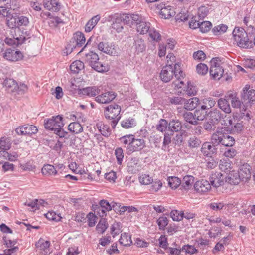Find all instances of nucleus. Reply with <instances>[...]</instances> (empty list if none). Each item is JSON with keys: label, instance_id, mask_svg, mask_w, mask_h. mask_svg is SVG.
<instances>
[{"label": "nucleus", "instance_id": "1", "mask_svg": "<svg viewBox=\"0 0 255 255\" xmlns=\"http://www.w3.org/2000/svg\"><path fill=\"white\" fill-rule=\"evenodd\" d=\"M120 142L125 145L127 153L130 155L134 152L139 151L145 147V140L142 138H136L132 134L124 135L119 139Z\"/></svg>", "mask_w": 255, "mask_h": 255}, {"label": "nucleus", "instance_id": "2", "mask_svg": "<svg viewBox=\"0 0 255 255\" xmlns=\"http://www.w3.org/2000/svg\"><path fill=\"white\" fill-rule=\"evenodd\" d=\"M174 75L178 80L184 77V74L182 70L181 63H176L173 68L168 61V65L163 67L160 73L161 79L163 82L167 83L173 78Z\"/></svg>", "mask_w": 255, "mask_h": 255}, {"label": "nucleus", "instance_id": "3", "mask_svg": "<svg viewBox=\"0 0 255 255\" xmlns=\"http://www.w3.org/2000/svg\"><path fill=\"white\" fill-rule=\"evenodd\" d=\"M232 34L238 46L243 48H248L252 46V42L248 38L244 28L235 27Z\"/></svg>", "mask_w": 255, "mask_h": 255}, {"label": "nucleus", "instance_id": "4", "mask_svg": "<svg viewBox=\"0 0 255 255\" xmlns=\"http://www.w3.org/2000/svg\"><path fill=\"white\" fill-rule=\"evenodd\" d=\"M121 111V107L117 104L110 105L105 109V118L107 119L112 120L111 125L113 128H115L121 119V116L120 115Z\"/></svg>", "mask_w": 255, "mask_h": 255}, {"label": "nucleus", "instance_id": "5", "mask_svg": "<svg viewBox=\"0 0 255 255\" xmlns=\"http://www.w3.org/2000/svg\"><path fill=\"white\" fill-rule=\"evenodd\" d=\"M211 67L210 69V76L215 80H219L223 76L224 70V63L219 57L213 58L210 61Z\"/></svg>", "mask_w": 255, "mask_h": 255}, {"label": "nucleus", "instance_id": "6", "mask_svg": "<svg viewBox=\"0 0 255 255\" xmlns=\"http://www.w3.org/2000/svg\"><path fill=\"white\" fill-rule=\"evenodd\" d=\"M86 39L84 35L81 32H76L74 34L73 37L66 47L67 55L71 53L73 50L77 47H82L85 44Z\"/></svg>", "mask_w": 255, "mask_h": 255}, {"label": "nucleus", "instance_id": "7", "mask_svg": "<svg viewBox=\"0 0 255 255\" xmlns=\"http://www.w3.org/2000/svg\"><path fill=\"white\" fill-rule=\"evenodd\" d=\"M44 125L46 129L54 131L56 129H59V127H63L62 117L59 115L53 117L52 119L45 122Z\"/></svg>", "mask_w": 255, "mask_h": 255}, {"label": "nucleus", "instance_id": "8", "mask_svg": "<svg viewBox=\"0 0 255 255\" xmlns=\"http://www.w3.org/2000/svg\"><path fill=\"white\" fill-rule=\"evenodd\" d=\"M15 132L19 135H29L36 134L38 132L37 128L32 125L25 124L16 128Z\"/></svg>", "mask_w": 255, "mask_h": 255}, {"label": "nucleus", "instance_id": "9", "mask_svg": "<svg viewBox=\"0 0 255 255\" xmlns=\"http://www.w3.org/2000/svg\"><path fill=\"white\" fill-rule=\"evenodd\" d=\"M194 188L197 192L201 194H204L211 190V186L208 181L202 179L198 180L195 183Z\"/></svg>", "mask_w": 255, "mask_h": 255}, {"label": "nucleus", "instance_id": "10", "mask_svg": "<svg viewBox=\"0 0 255 255\" xmlns=\"http://www.w3.org/2000/svg\"><path fill=\"white\" fill-rule=\"evenodd\" d=\"M242 181L247 182L251 177V167L248 163L241 165L238 172Z\"/></svg>", "mask_w": 255, "mask_h": 255}, {"label": "nucleus", "instance_id": "11", "mask_svg": "<svg viewBox=\"0 0 255 255\" xmlns=\"http://www.w3.org/2000/svg\"><path fill=\"white\" fill-rule=\"evenodd\" d=\"M135 24H136L137 31L140 34H146L151 29L150 28V23L149 22H147L140 15L139 19L136 21Z\"/></svg>", "mask_w": 255, "mask_h": 255}, {"label": "nucleus", "instance_id": "12", "mask_svg": "<svg viewBox=\"0 0 255 255\" xmlns=\"http://www.w3.org/2000/svg\"><path fill=\"white\" fill-rule=\"evenodd\" d=\"M3 57L10 61H17L22 59L23 54L19 51L8 49L3 53Z\"/></svg>", "mask_w": 255, "mask_h": 255}, {"label": "nucleus", "instance_id": "13", "mask_svg": "<svg viewBox=\"0 0 255 255\" xmlns=\"http://www.w3.org/2000/svg\"><path fill=\"white\" fill-rule=\"evenodd\" d=\"M115 92L108 91L95 97V101L99 103L106 104L113 101L116 97Z\"/></svg>", "mask_w": 255, "mask_h": 255}, {"label": "nucleus", "instance_id": "14", "mask_svg": "<svg viewBox=\"0 0 255 255\" xmlns=\"http://www.w3.org/2000/svg\"><path fill=\"white\" fill-rule=\"evenodd\" d=\"M242 95L245 104H253L255 102V90H249V88H248L247 86L243 89Z\"/></svg>", "mask_w": 255, "mask_h": 255}, {"label": "nucleus", "instance_id": "15", "mask_svg": "<svg viewBox=\"0 0 255 255\" xmlns=\"http://www.w3.org/2000/svg\"><path fill=\"white\" fill-rule=\"evenodd\" d=\"M50 244L49 241L41 238L36 243L35 245L36 248L41 254L46 255L51 253L49 248Z\"/></svg>", "mask_w": 255, "mask_h": 255}, {"label": "nucleus", "instance_id": "16", "mask_svg": "<svg viewBox=\"0 0 255 255\" xmlns=\"http://www.w3.org/2000/svg\"><path fill=\"white\" fill-rule=\"evenodd\" d=\"M225 97L228 100H231L232 106L234 108H241V102L237 97V94L233 91H228ZM243 102H242L243 104Z\"/></svg>", "mask_w": 255, "mask_h": 255}, {"label": "nucleus", "instance_id": "17", "mask_svg": "<svg viewBox=\"0 0 255 255\" xmlns=\"http://www.w3.org/2000/svg\"><path fill=\"white\" fill-rule=\"evenodd\" d=\"M100 87L93 86H89L80 89V93L89 97H95L100 94Z\"/></svg>", "mask_w": 255, "mask_h": 255}, {"label": "nucleus", "instance_id": "18", "mask_svg": "<svg viewBox=\"0 0 255 255\" xmlns=\"http://www.w3.org/2000/svg\"><path fill=\"white\" fill-rule=\"evenodd\" d=\"M140 18V15L134 14H124L120 17V21L128 25L135 24Z\"/></svg>", "mask_w": 255, "mask_h": 255}, {"label": "nucleus", "instance_id": "19", "mask_svg": "<svg viewBox=\"0 0 255 255\" xmlns=\"http://www.w3.org/2000/svg\"><path fill=\"white\" fill-rule=\"evenodd\" d=\"M242 181L239 174L234 170H232L229 172L226 177V182L232 185H237Z\"/></svg>", "mask_w": 255, "mask_h": 255}, {"label": "nucleus", "instance_id": "20", "mask_svg": "<svg viewBox=\"0 0 255 255\" xmlns=\"http://www.w3.org/2000/svg\"><path fill=\"white\" fill-rule=\"evenodd\" d=\"M44 7L51 11H57L60 9V5L57 0H43Z\"/></svg>", "mask_w": 255, "mask_h": 255}, {"label": "nucleus", "instance_id": "21", "mask_svg": "<svg viewBox=\"0 0 255 255\" xmlns=\"http://www.w3.org/2000/svg\"><path fill=\"white\" fill-rule=\"evenodd\" d=\"M201 152L204 156L211 157L216 153V148L210 143L205 142L202 145Z\"/></svg>", "mask_w": 255, "mask_h": 255}, {"label": "nucleus", "instance_id": "22", "mask_svg": "<svg viewBox=\"0 0 255 255\" xmlns=\"http://www.w3.org/2000/svg\"><path fill=\"white\" fill-rule=\"evenodd\" d=\"M127 167L129 172L132 174L137 173L140 168L138 159L135 157L132 158L128 162Z\"/></svg>", "mask_w": 255, "mask_h": 255}, {"label": "nucleus", "instance_id": "23", "mask_svg": "<svg viewBox=\"0 0 255 255\" xmlns=\"http://www.w3.org/2000/svg\"><path fill=\"white\" fill-rule=\"evenodd\" d=\"M158 9L159 7H157ZM161 9L160 11V15L162 18L169 19L175 14V11L171 6L168 5L162 7L160 6Z\"/></svg>", "mask_w": 255, "mask_h": 255}, {"label": "nucleus", "instance_id": "24", "mask_svg": "<svg viewBox=\"0 0 255 255\" xmlns=\"http://www.w3.org/2000/svg\"><path fill=\"white\" fill-rule=\"evenodd\" d=\"M210 181L211 186L218 187L223 183L222 175L221 173H216L212 174L210 177Z\"/></svg>", "mask_w": 255, "mask_h": 255}, {"label": "nucleus", "instance_id": "25", "mask_svg": "<svg viewBox=\"0 0 255 255\" xmlns=\"http://www.w3.org/2000/svg\"><path fill=\"white\" fill-rule=\"evenodd\" d=\"M200 100L197 97H193L188 100L185 99L184 108L187 110H192L199 105Z\"/></svg>", "mask_w": 255, "mask_h": 255}, {"label": "nucleus", "instance_id": "26", "mask_svg": "<svg viewBox=\"0 0 255 255\" xmlns=\"http://www.w3.org/2000/svg\"><path fill=\"white\" fill-rule=\"evenodd\" d=\"M84 60L91 67L94 66L95 62L99 60L98 54L92 51H90L86 54L83 57Z\"/></svg>", "mask_w": 255, "mask_h": 255}, {"label": "nucleus", "instance_id": "27", "mask_svg": "<svg viewBox=\"0 0 255 255\" xmlns=\"http://www.w3.org/2000/svg\"><path fill=\"white\" fill-rule=\"evenodd\" d=\"M217 104L218 107L225 113L229 114L231 112V108L227 98H220Z\"/></svg>", "mask_w": 255, "mask_h": 255}, {"label": "nucleus", "instance_id": "28", "mask_svg": "<svg viewBox=\"0 0 255 255\" xmlns=\"http://www.w3.org/2000/svg\"><path fill=\"white\" fill-rule=\"evenodd\" d=\"M17 19L18 15L16 14L8 15L6 19L7 26L11 29L18 28Z\"/></svg>", "mask_w": 255, "mask_h": 255}, {"label": "nucleus", "instance_id": "29", "mask_svg": "<svg viewBox=\"0 0 255 255\" xmlns=\"http://www.w3.org/2000/svg\"><path fill=\"white\" fill-rule=\"evenodd\" d=\"M10 34L11 36H12L14 38H16L17 41V45L22 44L25 40V37L21 34V32L19 28L11 29L10 31Z\"/></svg>", "mask_w": 255, "mask_h": 255}, {"label": "nucleus", "instance_id": "30", "mask_svg": "<svg viewBox=\"0 0 255 255\" xmlns=\"http://www.w3.org/2000/svg\"><path fill=\"white\" fill-rule=\"evenodd\" d=\"M68 130L75 134H79L82 132L83 128L79 122L71 123L68 127Z\"/></svg>", "mask_w": 255, "mask_h": 255}, {"label": "nucleus", "instance_id": "31", "mask_svg": "<svg viewBox=\"0 0 255 255\" xmlns=\"http://www.w3.org/2000/svg\"><path fill=\"white\" fill-rule=\"evenodd\" d=\"M232 166L233 164L229 160L223 159L220 161L219 167L222 171L228 173L232 171Z\"/></svg>", "mask_w": 255, "mask_h": 255}, {"label": "nucleus", "instance_id": "32", "mask_svg": "<svg viewBox=\"0 0 255 255\" xmlns=\"http://www.w3.org/2000/svg\"><path fill=\"white\" fill-rule=\"evenodd\" d=\"M201 108L208 112V110L215 106L216 101L211 97H207L201 101Z\"/></svg>", "mask_w": 255, "mask_h": 255}, {"label": "nucleus", "instance_id": "33", "mask_svg": "<svg viewBox=\"0 0 255 255\" xmlns=\"http://www.w3.org/2000/svg\"><path fill=\"white\" fill-rule=\"evenodd\" d=\"M100 207L99 208L98 213L100 216H103L106 212L111 210L112 207L109 203L106 200H102L100 201Z\"/></svg>", "mask_w": 255, "mask_h": 255}, {"label": "nucleus", "instance_id": "34", "mask_svg": "<svg viewBox=\"0 0 255 255\" xmlns=\"http://www.w3.org/2000/svg\"><path fill=\"white\" fill-rule=\"evenodd\" d=\"M134 46L137 54L144 51L146 48L144 40L139 37L134 39Z\"/></svg>", "mask_w": 255, "mask_h": 255}, {"label": "nucleus", "instance_id": "35", "mask_svg": "<svg viewBox=\"0 0 255 255\" xmlns=\"http://www.w3.org/2000/svg\"><path fill=\"white\" fill-rule=\"evenodd\" d=\"M100 19V16L99 15H97L93 17L91 19H90L85 25V32H90L93 29V28L96 26V25L99 22Z\"/></svg>", "mask_w": 255, "mask_h": 255}, {"label": "nucleus", "instance_id": "36", "mask_svg": "<svg viewBox=\"0 0 255 255\" xmlns=\"http://www.w3.org/2000/svg\"><path fill=\"white\" fill-rule=\"evenodd\" d=\"M3 85L9 91L13 92L17 90L18 84L17 82L12 79H6L3 82Z\"/></svg>", "mask_w": 255, "mask_h": 255}, {"label": "nucleus", "instance_id": "37", "mask_svg": "<svg viewBox=\"0 0 255 255\" xmlns=\"http://www.w3.org/2000/svg\"><path fill=\"white\" fill-rule=\"evenodd\" d=\"M225 133L221 131H217L214 133L211 137L212 143L214 144L219 145L222 144L224 137L225 136Z\"/></svg>", "mask_w": 255, "mask_h": 255}, {"label": "nucleus", "instance_id": "38", "mask_svg": "<svg viewBox=\"0 0 255 255\" xmlns=\"http://www.w3.org/2000/svg\"><path fill=\"white\" fill-rule=\"evenodd\" d=\"M42 174L46 176L55 175L57 172L56 168L52 165L46 164L44 165L42 168Z\"/></svg>", "mask_w": 255, "mask_h": 255}, {"label": "nucleus", "instance_id": "39", "mask_svg": "<svg viewBox=\"0 0 255 255\" xmlns=\"http://www.w3.org/2000/svg\"><path fill=\"white\" fill-rule=\"evenodd\" d=\"M169 129L172 132H178L182 128L181 123L176 119H173L168 124Z\"/></svg>", "mask_w": 255, "mask_h": 255}, {"label": "nucleus", "instance_id": "40", "mask_svg": "<svg viewBox=\"0 0 255 255\" xmlns=\"http://www.w3.org/2000/svg\"><path fill=\"white\" fill-rule=\"evenodd\" d=\"M182 116L184 120L193 125H197L199 123L197 122L195 119L194 113L190 112H184Z\"/></svg>", "mask_w": 255, "mask_h": 255}, {"label": "nucleus", "instance_id": "41", "mask_svg": "<svg viewBox=\"0 0 255 255\" xmlns=\"http://www.w3.org/2000/svg\"><path fill=\"white\" fill-rule=\"evenodd\" d=\"M84 67V65L83 62L80 60H76L71 64L70 69L72 73L76 74L78 73Z\"/></svg>", "mask_w": 255, "mask_h": 255}, {"label": "nucleus", "instance_id": "42", "mask_svg": "<svg viewBox=\"0 0 255 255\" xmlns=\"http://www.w3.org/2000/svg\"><path fill=\"white\" fill-rule=\"evenodd\" d=\"M91 67L98 72L103 73L109 70V67L108 64L99 62V60L97 61Z\"/></svg>", "mask_w": 255, "mask_h": 255}, {"label": "nucleus", "instance_id": "43", "mask_svg": "<svg viewBox=\"0 0 255 255\" xmlns=\"http://www.w3.org/2000/svg\"><path fill=\"white\" fill-rule=\"evenodd\" d=\"M194 178L193 176L191 175L185 176L183 178L182 182L181 183V186L185 189H189L192 186L194 182Z\"/></svg>", "mask_w": 255, "mask_h": 255}, {"label": "nucleus", "instance_id": "44", "mask_svg": "<svg viewBox=\"0 0 255 255\" xmlns=\"http://www.w3.org/2000/svg\"><path fill=\"white\" fill-rule=\"evenodd\" d=\"M193 113L197 122H199L204 120L207 115V111L202 109L200 107L196 109Z\"/></svg>", "mask_w": 255, "mask_h": 255}, {"label": "nucleus", "instance_id": "45", "mask_svg": "<svg viewBox=\"0 0 255 255\" xmlns=\"http://www.w3.org/2000/svg\"><path fill=\"white\" fill-rule=\"evenodd\" d=\"M119 242L121 245L124 246H129L132 243L130 236L126 233L121 234Z\"/></svg>", "mask_w": 255, "mask_h": 255}, {"label": "nucleus", "instance_id": "46", "mask_svg": "<svg viewBox=\"0 0 255 255\" xmlns=\"http://www.w3.org/2000/svg\"><path fill=\"white\" fill-rule=\"evenodd\" d=\"M96 126L102 135L108 137L110 135L111 130L107 125L99 123L97 124Z\"/></svg>", "mask_w": 255, "mask_h": 255}, {"label": "nucleus", "instance_id": "47", "mask_svg": "<svg viewBox=\"0 0 255 255\" xmlns=\"http://www.w3.org/2000/svg\"><path fill=\"white\" fill-rule=\"evenodd\" d=\"M167 180L168 185L172 189H176L181 183V180L175 176L169 177Z\"/></svg>", "mask_w": 255, "mask_h": 255}, {"label": "nucleus", "instance_id": "48", "mask_svg": "<svg viewBox=\"0 0 255 255\" xmlns=\"http://www.w3.org/2000/svg\"><path fill=\"white\" fill-rule=\"evenodd\" d=\"M108 45L107 54L111 56L118 55L120 51L118 46L114 43H108Z\"/></svg>", "mask_w": 255, "mask_h": 255}, {"label": "nucleus", "instance_id": "49", "mask_svg": "<svg viewBox=\"0 0 255 255\" xmlns=\"http://www.w3.org/2000/svg\"><path fill=\"white\" fill-rule=\"evenodd\" d=\"M210 116L211 120L214 122H218L224 118L223 114H222L219 110L217 109L211 111Z\"/></svg>", "mask_w": 255, "mask_h": 255}, {"label": "nucleus", "instance_id": "50", "mask_svg": "<svg viewBox=\"0 0 255 255\" xmlns=\"http://www.w3.org/2000/svg\"><path fill=\"white\" fill-rule=\"evenodd\" d=\"M11 146V140L9 138L2 137L0 142V149L1 150H9Z\"/></svg>", "mask_w": 255, "mask_h": 255}, {"label": "nucleus", "instance_id": "51", "mask_svg": "<svg viewBox=\"0 0 255 255\" xmlns=\"http://www.w3.org/2000/svg\"><path fill=\"white\" fill-rule=\"evenodd\" d=\"M157 224L160 230H164L168 225L169 221L165 216L160 217L157 220Z\"/></svg>", "mask_w": 255, "mask_h": 255}, {"label": "nucleus", "instance_id": "52", "mask_svg": "<svg viewBox=\"0 0 255 255\" xmlns=\"http://www.w3.org/2000/svg\"><path fill=\"white\" fill-rule=\"evenodd\" d=\"M236 120L234 117L225 116L222 124L229 129V128L233 126Z\"/></svg>", "mask_w": 255, "mask_h": 255}, {"label": "nucleus", "instance_id": "53", "mask_svg": "<svg viewBox=\"0 0 255 255\" xmlns=\"http://www.w3.org/2000/svg\"><path fill=\"white\" fill-rule=\"evenodd\" d=\"M136 125V122L132 118L124 120L121 122V126L125 128H129Z\"/></svg>", "mask_w": 255, "mask_h": 255}, {"label": "nucleus", "instance_id": "54", "mask_svg": "<svg viewBox=\"0 0 255 255\" xmlns=\"http://www.w3.org/2000/svg\"><path fill=\"white\" fill-rule=\"evenodd\" d=\"M243 129L242 122H240L239 120H236L233 126L229 128V130L233 133H238L241 131Z\"/></svg>", "mask_w": 255, "mask_h": 255}, {"label": "nucleus", "instance_id": "55", "mask_svg": "<svg viewBox=\"0 0 255 255\" xmlns=\"http://www.w3.org/2000/svg\"><path fill=\"white\" fill-rule=\"evenodd\" d=\"M228 27L226 25L221 24L215 26L212 29L214 35H219L225 33L227 30Z\"/></svg>", "mask_w": 255, "mask_h": 255}, {"label": "nucleus", "instance_id": "56", "mask_svg": "<svg viewBox=\"0 0 255 255\" xmlns=\"http://www.w3.org/2000/svg\"><path fill=\"white\" fill-rule=\"evenodd\" d=\"M108 228V224L104 219H101L96 226V230L99 233L103 234Z\"/></svg>", "mask_w": 255, "mask_h": 255}, {"label": "nucleus", "instance_id": "57", "mask_svg": "<svg viewBox=\"0 0 255 255\" xmlns=\"http://www.w3.org/2000/svg\"><path fill=\"white\" fill-rule=\"evenodd\" d=\"M234 144V138L233 137L225 133L221 144L224 145L225 146H232Z\"/></svg>", "mask_w": 255, "mask_h": 255}, {"label": "nucleus", "instance_id": "58", "mask_svg": "<svg viewBox=\"0 0 255 255\" xmlns=\"http://www.w3.org/2000/svg\"><path fill=\"white\" fill-rule=\"evenodd\" d=\"M183 211L173 210L170 213V216L173 221H180L183 219Z\"/></svg>", "mask_w": 255, "mask_h": 255}, {"label": "nucleus", "instance_id": "59", "mask_svg": "<svg viewBox=\"0 0 255 255\" xmlns=\"http://www.w3.org/2000/svg\"><path fill=\"white\" fill-rule=\"evenodd\" d=\"M211 26V23L206 21L200 22L199 23V28L202 33H206L210 30Z\"/></svg>", "mask_w": 255, "mask_h": 255}, {"label": "nucleus", "instance_id": "60", "mask_svg": "<svg viewBox=\"0 0 255 255\" xmlns=\"http://www.w3.org/2000/svg\"><path fill=\"white\" fill-rule=\"evenodd\" d=\"M45 216L48 220L56 222L59 221L61 219V216L54 211H49L45 214Z\"/></svg>", "mask_w": 255, "mask_h": 255}, {"label": "nucleus", "instance_id": "61", "mask_svg": "<svg viewBox=\"0 0 255 255\" xmlns=\"http://www.w3.org/2000/svg\"><path fill=\"white\" fill-rule=\"evenodd\" d=\"M168 124L167 121L165 119H160L158 123L156 125V129L160 132L165 131Z\"/></svg>", "mask_w": 255, "mask_h": 255}, {"label": "nucleus", "instance_id": "62", "mask_svg": "<svg viewBox=\"0 0 255 255\" xmlns=\"http://www.w3.org/2000/svg\"><path fill=\"white\" fill-rule=\"evenodd\" d=\"M169 100L170 103L174 105H182L185 103V98L179 96L170 97Z\"/></svg>", "mask_w": 255, "mask_h": 255}, {"label": "nucleus", "instance_id": "63", "mask_svg": "<svg viewBox=\"0 0 255 255\" xmlns=\"http://www.w3.org/2000/svg\"><path fill=\"white\" fill-rule=\"evenodd\" d=\"M196 71L198 74L204 75L207 73L208 67L206 64L201 63L196 66Z\"/></svg>", "mask_w": 255, "mask_h": 255}, {"label": "nucleus", "instance_id": "64", "mask_svg": "<svg viewBox=\"0 0 255 255\" xmlns=\"http://www.w3.org/2000/svg\"><path fill=\"white\" fill-rule=\"evenodd\" d=\"M140 182L144 185H148L153 182V179L149 175L142 174L139 177Z\"/></svg>", "mask_w": 255, "mask_h": 255}]
</instances>
